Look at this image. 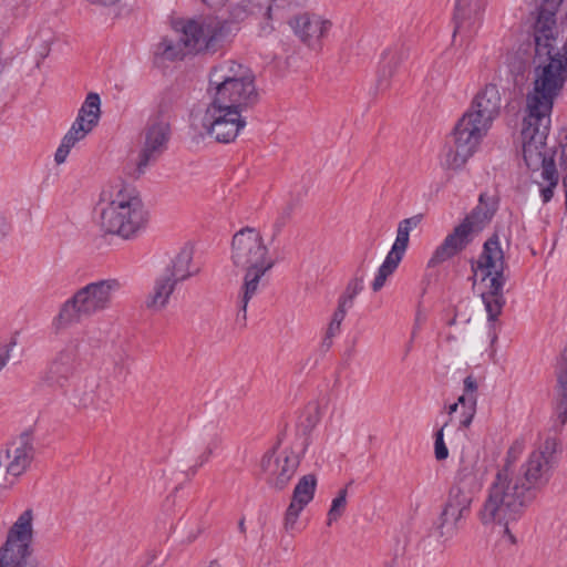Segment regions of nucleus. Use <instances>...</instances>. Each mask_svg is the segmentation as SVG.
<instances>
[{"label":"nucleus","instance_id":"1","mask_svg":"<svg viewBox=\"0 0 567 567\" xmlns=\"http://www.w3.org/2000/svg\"><path fill=\"white\" fill-rule=\"evenodd\" d=\"M563 0H542L535 22L533 90L526 96L527 115L522 130L524 159H555L547 146L554 101L567 81V39H558L556 12Z\"/></svg>","mask_w":567,"mask_h":567},{"label":"nucleus","instance_id":"2","mask_svg":"<svg viewBox=\"0 0 567 567\" xmlns=\"http://www.w3.org/2000/svg\"><path fill=\"white\" fill-rule=\"evenodd\" d=\"M501 107L502 96L497 85L486 84L454 127V146L449 147L443 157L446 168L455 171L465 165L499 115Z\"/></svg>","mask_w":567,"mask_h":567},{"label":"nucleus","instance_id":"3","mask_svg":"<svg viewBox=\"0 0 567 567\" xmlns=\"http://www.w3.org/2000/svg\"><path fill=\"white\" fill-rule=\"evenodd\" d=\"M268 251L262 236L256 228L244 227L233 236V265L245 271L236 316V323L241 328L246 327L247 307L259 290L260 279L275 265Z\"/></svg>","mask_w":567,"mask_h":567},{"label":"nucleus","instance_id":"4","mask_svg":"<svg viewBox=\"0 0 567 567\" xmlns=\"http://www.w3.org/2000/svg\"><path fill=\"white\" fill-rule=\"evenodd\" d=\"M534 499L520 487V477L512 478L507 468H501L491 484L487 497L478 512L482 524H498L504 526V534L512 544L516 543L508 525L523 515L525 508Z\"/></svg>","mask_w":567,"mask_h":567},{"label":"nucleus","instance_id":"5","mask_svg":"<svg viewBox=\"0 0 567 567\" xmlns=\"http://www.w3.org/2000/svg\"><path fill=\"white\" fill-rule=\"evenodd\" d=\"M99 205L101 226L109 234L128 239L145 227L147 214L141 198L121 182L102 189Z\"/></svg>","mask_w":567,"mask_h":567},{"label":"nucleus","instance_id":"6","mask_svg":"<svg viewBox=\"0 0 567 567\" xmlns=\"http://www.w3.org/2000/svg\"><path fill=\"white\" fill-rule=\"evenodd\" d=\"M471 268L473 271L471 279L474 282L478 271L482 274V281L488 280L486 290L482 292L481 297L487 312L489 328L493 331L492 341H495L497 339V319L506 303L504 297V286L506 284L504 270L506 264L504 251L496 234L484 243L478 259L472 260Z\"/></svg>","mask_w":567,"mask_h":567},{"label":"nucleus","instance_id":"7","mask_svg":"<svg viewBox=\"0 0 567 567\" xmlns=\"http://www.w3.org/2000/svg\"><path fill=\"white\" fill-rule=\"evenodd\" d=\"M478 486L474 464L462 461L456 473V482L450 489L446 504L436 523L440 537L450 539L457 533L470 513L473 494Z\"/></svg>","mask_w":567,"mask_h":567},{"label":"nucleus","instance_id":"8","mask_svg":"<svg viewBox=\"0 0 567 567\" xmlns=\"http://www.w3.org/2000/svg\"><path fill=\"white\" fill-rule=\"evenodd\" d=\"M229 23L214 16L181 18L174 21V29L184 40L192 54H215L229 34Z\"/></svg>","mask_w":567,"mask_h":567},{"label":"nucleus","instance_id":"9","mask_svg":"<svg viewBox=\"0 0 567 567\" xmlns=\"http://www.w3.org/2000/svg\"><path fill=\"white\" fill-rule=\"evenodd\" d=\"M120 289L121 284L117 279L87 284L63 303L58 316L59 322L70 324L104 311L110 307L113 293Z\"/></svg>","mask_w":567,"mask_h":567},{"label":"nucleus","instance_id":"10","mask_svg":"<svg viewBox=\"0 0 567 567\" xmlns=\"http://www.w3.org/2000/svg\"><path fill=\"white\" fill-rule=\"evenodd\" d=\"M33 512L25 509L8 530L7 540L0 547V567L38 565L29 560L32 554Z\"/></svg>","mask_w":567,"mask_h":567},{"label":"nucleus","instance_id":"11","mask_svg":"<svg viewBox=\"0 0 567 567\" xmlns=\"http://www.w3.org/2000/svg\"><path fill=\"white\" fill-rule=\"evenodd\" d=\"M555 446L554 440H546L544 444L536 451L532 452L522 466L523 478H520V487L530 494L533 499L537 493L549 482L555 465Z\"/></svg>","mask_w":567,"mask_h":567},{"label":"nucleus","instance_id":"12","mask_svg":"<svg viewBox=\"0 0 567 567\" xmlns=\"http://www.w3.org/2000/svg\"><path fill=\"white\" fill-rule=\"evenodd\" d=\"M300 465V454L292 449H272L260 460V475L277 491H282L295 476Z\"/></svg>","mask_w":567,"mask_h":567},{"label":"nucleus","instance_id":"13","mask_svg":"<svg viewBox=\"0 0 567 567\" xmlns=\"http://www.w3.org/2000/svg\"><path fill=\"white\" fill-rule=\"evenodd\" d=\"M239 110L209 103L203 117L207 134L219 143H230L246 125Z\"/></svg>","mask_w":567,"mask_h":567},{"label":"nucleus","instance_id":"14","mask_svg":"<svg viewBox=\"0 0 567 567\" xmlns=\"http://www.w3.org/2000/svg\"><path fill=\"white\" fill-rule=\"evenodd\" d=\"M212 94V102L216 105L231 107L243 111L252 106L258 101V92L255 86V76L230 84H225L214 90H208Z\"/></svg>","mask_w":567,"mask_h":567},{"label":"nucleus","instance_id":"15","mask_svg":"<svg viewBox=\"0 0 567 567\" xmlns=\"http://www.w3.org/2000/svg\"><path fill=\"white\" fill-rule=\"evenodd\" d=\"M171 135V124L147 121L144 128L143 147L138 154L136 163V171L138 175L144 174L147 166L157 161V158L166 151Z\"/></svg>","mask_w":567,"mask_h":567},{"label":"nucleus","instance_id":"16","mask_svg":"<svg viewBox=\"0 0 567 567\" xmlns=\"http://www.w3.org/2000/svg\"><path fill=\"white\" fill-rule=\"evenodd\" d=\"M473 223L470 221V218H465L445 237L443 243L436 247L427 262V267L434 268L462 251L471 243Z\"/></svg>","mask_w":567,"mask_h":567},{"label":"nucleus","instance_id":"17","mask_svg":"<svg viewBox=\"0 0 567 567\" xmlns=\"http://www.w3.org/2000/svg\"><path fill=\"white\" fill-rule=\"evenodd\" d=\"M78 352L74 347L61 350L49 363L43 374V380L53 388L63 389L74 375L76 369Z\"/></svg>","mask_w":567,"mask_h":567},{"label":"nucleus","instance_id":"18","mask_svg":"<svg viewBox=\"0 0 567 567\" xmlns=\"http://www.w3.org/2000/svg\"><path fill=\"white\" fill-rule=\"evenodd\" d=\"M35 455L34 439L30 433H22L6 450L7 472L19 476L31 465Z\"/></svg>","mask_w":567,"mask_h":567},{"label":"nucleus","instance_id":"19","mask_svg":"<svg viewBox=\"0 0 567 567\" xmlns=\"http://www.w3.org/2000/svg\"><path fill=\"white\" fill-rule=\"evenodd\" d=\"M291 25L303 43L309 48L317 49L320 45V40L327 35L332 24L320 16L306 12L297 16Z\"/></svg>","mask_w":567,"mask_h":567},{"label":"nucleus","instance_id":"20","mask_svg":"<svg viewBox=\"0 0 567 567\" xmlns=\"http://www.w3.org/2000/svg\"><path fill=\"white\" fill-rule=\"evenodd\" d=\"M317 478L313 474L303 475L295 486L291 502L285 515V527L292 529L302 509L313 499Z\"/></svg>","mask_w":567,"mask_h":567},{"label":"nucleus","instance_id":"21","mask_svg":"<svg viewBox=\"0 0 567 567\" xmlns=\"http://www.w3.org/2000/svg\"><path fill=\"white\" fill-rule=\"evenodd\" d=\"M255 76L252 71L234 60H225L215 65L209 73V87L214 90L231 82H237Z\"/></svg>","mask_w":567,"mask_h":567},{"label":"nucleus","instance_id":"22","mask_svg":"<svg viewBox=\"0 0 567 567\" xmlns=\"http://www.w3.org/2000/svg\"><path fill=\"white\" fill-rule=\"evenodd\" d=\"M406 58L408 49L403 44H394L383 52L377 76L379 90L384 91L390 86L391 78Z\"/></svg>","mask_w":567,"mask_h":567},{"label":"nucleus","instance_id":"23","mask_svg":"<svg viewBox=\"0 0 567 567\" xmlns=\"http://www.w3.org/2000/svg\"><path fill=\"white\" fill-rule=\"evenodd\" d=\"M199 268L193 262V250L189 247H183L172 260V265L166 268L164 275L172 277L174 282L185 281L197 275Z\"/></svg>","mask_w":567,"mask_h":567},{"label":"nucleus","instance_id":"24","mask_svg":"<svg viewBox=\"0 0 567 567\" xmlns=\"http://www.w3.org/2000/svg\"><path fill=\"white\" fill-rule=\"evenodd\" d=\"M176 284L168 275L155 279L154 287L145 300V307L152 311L163 310L174 292Z\"/></svg>","mask_w":567,"mask_h":567},{"label":"nucleus","instance_id":"25","mask_svg":"<svg viewBox=\"0 0 567 567\" xmlns=\"http://www.w3.org/2000/svg\"><path fill=\"white\" fill-rule=\"evenodd\" d=\"M422 220V215H415L410 218L401 220L398 225L396 238L392 245L391 250L388 252V257L393 258L401 262L410 240V231L417 227Z\"/></svg>","mask_w":567,"mask_h":567},{"label":"nucleus","instance_id":"26","mask_svg":"<svg viewBox=\"0 0 567 567\" xmlns=\"http://www.w3.org/2000/svg\"><path fill=\"white\" fill-rule=\"evenodd\" d=\"M93 128L85 126L84 124L74 121L71 128L64 135L61 141L60 146L58 147L54 154V161L58 165L63 164L66 161V157L71 151V148L80 141L84 140L85 136Z\"/></svg>","mask_w":567,"mask_h":567},{"label":"nucleus","instance_id":"27","mask_svg":"<svg viewBox=\"0 0 567 567\" xmlns=\"http://www.w3.org/2000/svg\"><path fill=\"white\" fill-rule=\"evenodd\" d=\"M496 210L497 202L493 197L486 196V194H481L478 205L466 218H470V221L473 223V229L475 227L481 229L493 218Z\"/></svg>","mask_w":567,"mask_h":567},{"label":"nucleus","instance_id":"28","mask_svg":"<svg viewBox=\"0 0 567 567\" xmlns=\"http://www.w3.org/2000/svg\"><path fill=\"white\" fill-rule=\"evenodd\" d=\"M100 105V95L93 92L89 93L79 110L75 121L94 128L97 125L101 115Z\"/></svg>","mask_w":567,"mask_h":567},{"label":"nucleus","instance_id":"29","mask_svg":"<svg viewBox=\"0 0 567 567\" xmlns=\"http://www.w3.org/2000/svg\"><path fill=\"white\" fill-rule=\"evenodd\" d=\"M100 105V95L93 92L89 93L79 110L75 121L94 128L97 125L101 115Z\"/></svg>","mask_w":567,"mask_h":567},{"label":"nucleus","instance_id":"30","mask_svg":"<svg viewBox=\"0 0 567 567\" xmlns=\"http://www.w3.org/2000/svg\"><path fill=\"white\" fill-rule=\"evenodd\" d=\"M187 54H190L184 45V40L179 34V39L174 41L167 38L162 39L155 49V55L161 56L167 61L183 60Z\"/></svg>","mask_w":567,"mask_h":567},{"label":"nucleus","instance_id":"31","mask_svg":"<svg viewBox=\"0 0 567 567\" xmlns=\"http://www.w3.org/2000/svg\"><path fill=\"white\" fill-rule=\"evenodd\" d=\"M482 8L478 0H457L455 4V30L454 35L464 29L466 21L471 19L472 14H477Z\"/></svg>","mask_w":567,"mask_h":567},{"label":"nucleus","instance_id":"32","mask_svg":"<svg viewBox=\"0 0 567 567\" xmlns=\"http://www.w3.org/2000/svg\"><path fill=\"white\" fill-rule=\"evenodd\" d=\"M174 99L171 93H164L159 96L154 113L150 116L151 122H164L171 124Z\"/></svg>","mask_w":567,"mask_h":567},{"label":"nucleus","instance_id":"33","mask_svg":"<svg viewBox=\"0 0 567 567\" xmlns=\"http://www.w3.org/2000/svg\"><path fill=\"white\" fill-rule=\"evenodd\" d=\"M399 265H400V261H398L393 258H390L388 256L385 257L384 261L380 266L378 274L375 275V277L372 281V285H371L372 290L374 292H377L383 288V286L386 282V279L396 270Z\"/></svg>","mask_w":567,"mask_h":567},{"label":"nucleus","instance_id":"34","mask_svg":"<svg viewBox=\"0 0 567 567\" xmlns=\"http://www.w3.org/2000/svg\"><path fill=\"white\" fill-rule=\"evenodd\" d=\"M362 289L363 278L354 277L348 282L344 292L340 296L338 301L352 308L354 298L362 291Z\"/></svg>","mask_w":567,"mask_h":567},{"label":"nucleus","instance_id":"35","mask_svg":"<svg viewBox=\"0 0 567 567\" xmlns=\"http://www.w3.org/2000/svg\"><path fill=\"white\" fill-rule=\"evenodd\" d=\"M347 487L339 491L337 497L332 499L331 507L328 513V524L339 519L344 513L347 506Z\"/></svg>","mask_w":567,"mask_h":567},{"label":"nucleus","instance_id":"36","mask_svg":"<svg viewBox=\"0 0 567 567\" xmlns=\"http://www.w3.org/2000/svg\"><path fill=\"white\" fill-rule=\"evenodd\" d=\"M458 403H461L462 406L460 426L468 427L476 413V400H472L471 398H458Z\"/></svg>","mask_w":567,"mask_h":567},{"label":"nucleus","instance_id":"37","mask_svg":"<svg viewBox=\"0 0 567 567\" xmlns=\"http://www.w3.org/2000/svg\"><path fill=\"white\" fill-rule=\"evenodd\" d=\"M219 440L217 437L213 439L207 446L205 447L204 452L197 457L196 464L192 467H189L188 473L192 475H195L197 470L202 467L205 463L208 462L214 451L218 447Z\"/></svg>","mask_w":567,"mask_h":567},{"label":"nucleus","instance_id":"38","mask_svg":"<svg viewBox=\"0 0 567 567\" xmlns=\"http://www.w3.org/2000/svg\"><path fill=\"white\" fill-rule=\"evenodd\" d=\"M524 451V442L516 440L507 451L505 465L502 468H507V474L511 476V466L517 461Z\"/></svg>","mask_w":567,"mask_h":567},{"label":"nucleus","instance_id":"39","mask_svg":"<svg viewBox=\"0 0 567 567\" xmlns=\"http://www.w3.org/2000/svg\"><path fill=\"white\" fill-rule=\"evenodd\" d=\"M446 426L447 423H445L435 434L434 453L437 461H443L449 456V450L443 439V432Z\"/></svg>","mask_w":567,"mask_h":567},{"label":"nucleus","instance_id":"40","mask_svg":"<svg viewBox=\"0 0 567 567\" xmlns=\"http://www.w3.org/2000/svg\"><path fill=\"white\" fill-rule=\"evenodd\" d=\"M18 344V338L17 333L13 334L8 342H0V371L6 367L8 363L11 351L13 348Z\"/></svg>","mask_w":567,"mask_h":567},{"label":"nucleus","instance_id":"41","mask_svg":"<svg viewBox=\"0 0 567 567\" xmlns=\"http://www.w3.org/2000/svg\"><path fill=\"white\" fill-rule=\"evenodd\" d=\"M111 396H112V394L106 386L99 385L97 386V401L92 402V404H94L95 409H97V410H104L105 406L109 404Z\"/></svg>","mask_w":567,"mask_h":567},{"label":"nucleus","instance_id":"42","mask_svg":"<svg viewBox=\"0 0 567 567\" xmlns=\"http://www.w3.org/2000/svg\"><path fill=\"white\" fill-rule=\"evenodd\" d=\"M477 383L472 375L464 379V393L460 398L476 400Z\"/></svg>","mask_w":567,"mask_h":567},{"label":"nucleus","instance_id":"43","mask_svg":"<svg viewBox=\"0 0 567 567\" xmlns=\"http://www.w3.org/2000/svg\"><path fill=\"white\" fill-rule=\"evenodd\" d=\"M291 212H292V207L290 205H288L287 207H285L282 209V212L280 213V215L278 216V218L275 221L276 233H279L281 230V228L286 225L287 220L291 216Z\"/></svg>","mask_w":567,"mask_h":567},{"label":"nucleus","instance_id":"44","mask_svg":"<svg viewBox=\"0 0 567 567\" xmlns=\"http://www.w3.org/2000/svg\"><path fill=\"white\" fill-rule=\"evenodd\" d=\"M348 309H350V307H348V306L343 305L342 302L338 301V307L334 310L331 320L336 321V322H339L341 324L342 321L346 318Z\"/></svg>","mask_w":567,"mask_h":567},{"label":"nucleus","instance_id":"45","mask_svg":"<svg viewBox=\"0 0 567 567\" xmlns=\"http://www.w3.org/2000/svg\"><path fill=\"white\" fill-rule=\"evenodd\" d=\"M340 329H341V324L339 322H336V321L331 320L329 322L327 331H326L328 333V339L330 337H336L337 334H339Z\"/></svg>","mask_w":567,"mask_h":567},{"label":"nucleus","instance_id":"46","mask_svg":"<svg viewBox=\"0 0 567 567\" xmlns=\"http://www.w3.org/2000/svg\"><path fill=\"white\" fill-rule=\"evenodd\" d=\"M334 337H330L328 339V333L326 332L324 337H323V340H322V343H321V347L326 350L330 349V347L332 346V339Z\"/></svg>","mask_w":567,"mask_h":567},{"label":"nucleus","instance_id":"47","mask_svg":"<svg viewBox=\"0 0 567 567\" xmlns=\"http://www.w3.org/2000/svg\"><path fill=\"white\" fill-rule=\"evenodd\" d=\"M204 3H206L209 7H219L224 6L226 0H202Z\"/></svg>","mask_w":567,"mask_h":567},{"label":"nucleus","instance_id":"48","mask_svg":"<svg viewBox=\"0 0 567 567\" xmlns=\"http://www.w3.org/2000/svg\"><path fill=\"white\" fill-rule=\"evenodd\" d=\"M460 405H461V403H458V401L453 403V404H451L449 406V414L452 415L453 413H456Z\"/></svg>","mask_w":567,"mask_h":567},{"label":"nucleus","instance_id":"49","mask_svg":"<svg viewBox=\"0 0 567 567\" xmlns=\"http://www.w3.org/2000/svg\"><path fill=\"white\" fill-rule=\"evenodd\" d=\"M7 228V225L3 219H0V236L4 235V230Z\"/></svg>","mask_w":567,"mask_h":567},{"label":"nucleus","instance_id":"50","mask_svg":"<svg viewBox=\"0 0 567 567\" xmlns=\"http://www.w3.org/2000/svg\"><path fill=\"white\" fill-rule=\"evenodd\" d=\"M238 528H239V530H240L241 533H245V532H246L245 520H244V519H240V520H239Z\"/></svg>","mask_w":567,"mask_h":567},{"label":"nucleus","instance_id":"51","mask_svg":"<svg viewBox=\"0 0 567 567\" xmlns=\"http://www.w3.org/2000/svg\"><path fill=\"white\" fill-rule=\"evenodd\" d=\"M563 184H564V187H565V195H566L565 205H566V210H567V178L563 179Z\"/></svg>","mask_w":567,"mask_h":567},{"label":"nucleus","instance_id":"52","mask_svg":"<svg viewBox=\"0 0 567 567\" xmlns=\"http://www.w3.org/2000/svg\"><path fill=\"white\" fill-rule=\"evenodd\" d=\"M207 567H221L217 561H212Z\"/></svg>","mask_w":567,"mask_h":567},{"label":"nucleus","instance_id":"53","mask_svg":"<svg viewBox=\"0 0 567 567\" xmlns=\"http://www.w3.org/2000/svg\"><path fill=\"white\" fill-rule=\"evenodd\" d=\"M455 322H456V317H453V318L447 322V324H449V326H453V324H455Z\"/></svg>","mask_w":567,"mask_h":567}]
</instances>
